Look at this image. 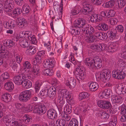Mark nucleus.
<instances>
[{
    "label": "nucleus",
    "instance_id": "obj_1",
    "mask_svg": "<svg viewBox=\"0 0 126 126\" xmlns=\"http://www.w3.org/2000/svg\"><path fill=\"white\" fill-rule=\"evenodd\" d=\"M56 92L55 87L52 86L49 88L46 87L42 89L39 94L40 96H48L49 97L55 96Z\"/></svg>",
    "mask_w": 126,
    "mask_h": 126
},
{
    "label": "nucleus",
    "instance_id": "obj_2",
    "mask_svg": "<svg viewBox=\"0 0 126 126\" xmlns=\"http://www.w3.org/2000/svg\"><path fill=\"white\" fill-rule=\"evenodd\" d=\"M19 36L20 38L28 39L32 44H35L37 42L35 36L32 35V32L29 31L21 32L19 33Z\"/></svg>",
    "mask_w": 126,
    "mask_h": 126
},
{
    "label": "nucleus",
    "instance_id": "obj_3",
    "mask_svg": "<svg viewBox=\"0 0 126 126\" xmlns=\"http://www.w3.org/2000/svg\"><path fill=\"white\" fill-rule=\"evenodd\" d=\"M33 92L32 90H26L22 92L19 94V100L21 102H25L31 98L32 93Z\"/></svg>",
    "mask_w": 126,
    "mask_h": 126
},
{
    "label": "nucleus",
    "instance_id": "obj_4",
    "mask_svg": "<svg viewBox=\"0 0 126 126\" xmlns=\"http://www.w3.org/2000/svg\"><path fill=\"white\" fill-rule=\"evenodd\" d=\"M22 78L23 79L21 81V84L22 87L26 89H28L31 88L32 85V82L28 79H30L31 76L27 73V74H23L22 75Z\"/></svg>",
    "mask_w": 126,
    "mask_h": 126
},
{
    "label": "nucleus",
    "instance_id": "obj_5",
    "mask_svg": "<svg viewBox=\"0 0 126 126\" xmlns=\"http://www.w3.org/2000/svg\"><path fill=\"white\" fill-rule=\"evenodd\" d=\"M110 71L107 69L101 71L99 74L96 75V76L103 82H105L107 79H109L110 78Z\"/></svg>",
    "mask_w": 126,
    "mask_h": 126
},
{
    "label": "nucleus",
    "instance_id": "obj_6",
    "mask_svg": "<svg viewBox=\"0 0 126 126\" xmlns=\"http://www.w3.org/2000/svg\"><path fill=\"white\" fill-rule=\"evenodd\" d=\"M84 68L79 67L76 68L73 73L76 75V77L79 80L83 79L86 74L84 71Z\"/></svg>",
    "mask_w": 126,
    "mask_h": 126
},
{
    "label": "nucleus",
    "instance_id": "obj_7",
    "mask_svg": "<svg viewBox=\"0 0 126 126\" xmlns=\"http://www.w3.org/2000/svg\"><path fill=\"white\" fill-rule=\"evenodd\" d=\"M106 45L103 44H97L92 45L90 48L92 50L95 51H103L106 49Z\"/></svg>",
    "mask_w": 126,
    "mask_h": 126
},
{
    "label": "nucleus",
    "instance_id": "obj_8",
    "mask_svg": "<svg viewBox=\"0 0 126 126\" xmlns=\"http://www.w3.org/2000/svg\"><path fill=\"white\" fill-rule=\"evenodd\" d=\"M96 103L99 107L104 109H108L110 108L111 106L110 102L103 100H98Z\"/></svg>",
    "mask_w": 126,
    "mask_h": 126
},
{
    "label": "nucleus",
    "instance_id": "obj_9",
    "mask_svg": "<svg viewBox=\"0 0 126 126\" xmlns=\"http://www.w3.org/2000/svg\"><path fill=\"white\" fill-rule=\"evenodd\" d=\"M46 111V107L43 104H40L39 106L36 105L34 106L33 112L39 114H44Z\"/></svg>",
    "mask_w": 126,
    "mask_h": 126
},
{
    "label": "nucleus",
    "instance_id": "obj_10",
    "mask_svg": "<svg viewBox=\"0 0 126 126\" xmlns=\"http://www.w3.org/2000/svg\"><path fill=\"white\" fill-rule=\"evenodd\" d=\"M64 98H65L66 99L70 102L73 101V99L71 97L69 91L66 89L62 90L59 95Z\"/></svg>",
    "mask_w": 126,
    "mask_h": 126
},
{
    "label": "nucleus",
    "instance_id": "obj_11",
    "mask_svg": "<svg viewBox=\"0 0 126 126\" xmlns=\"http://www.w3.org/2000/svg\"><path fill=\"white\" fill-rule=\"evenodd\" d=\"M74 27L82 28L88 25L85 20L82 18H79L74 21Z\"/></svg>",
    "mask_w": 126,
    "mask_h": 126
},
{
    "label": "nucleus",
    "instance_id": "obj_12",
    "mask_svg": "<svg viewBox=\"0 0 126 126\" xmlns=\"http://www.w3.org/2000/svg\"><path fill=\"white\" fill-rule=\"evenodd\" d=\"M65 83L66 86L69 88H73L76 86V80L73 77H69L65 81Z\"/></svg>",
    "mask_w": 126,
    "mask_h": 126
},
{
    "label": "nucleus",
    "instance_id": "obj_13",
    "mask_svg": "<svg viewBox=\"0 0 126 126\" xmlns=\"http://www.w3.org/2000/svg\"><path fill=\"white\" fill-rule=\"evenodd\" d=\"M43 64L45 68H52L54 65L55 60L52 58L47 59L44 60Z\"/></svg>",
    "mask_w": 126,
    "mask_h": 126
},
{
    "label": "nucleus",
    "instance_id": "obj_14",
    "mask_svg": "<svg viewBox=\"0 0 126 126\" xmlns=\"http://www.w3.org/2000/svg\"><path fill=\"white\" fill-rule=\"evenodd\" d=\"M82 31L85 34V35L88 34H92L94 32V29L91 26L88 24L85 27L81 29Z\"/></svg>",
    "mask_w": 126,
    "mask_h": 126
},
{
    "label": "nucleus",
    "instance_id": "obj_15",
    "mask_svg": "<svg viewBox=\"0 0 126 126\" xmlns=\"http://www.w3.org/2000/svg\"><path fill=\"white\" fill-rule=\"evenodd\" d=\"M47 114L49 119L52 120L56 119L58 115L56 110L52 109L48 110L47 112Z\"/></svg>",
    "mask_w": 126,
    "mask_h": 126
},
{
    "label": "nucleus",
    "instance_id": "obj_16",
    "mask_svg": "<svg viewBox=\"0 0 126 126\" xmlns=\"http://www.w3.org/2000/svg\"><path fill=\"white\" fill-rule=\"evenodd\" d=\"M116 92L118 94H122L126 95V85H121L118 86L116 89Z\"/></svg>",
    "mask_w": 126,
    "mask_h": 126
},
{
    "label": "nucleus",
    "instance_id": "obj_17",
    "mask_svg": "<svg viewBox=\"0 0 126 126\" xmlns=\"http://www.w3.org/2000/svg\"><path fill=\"white\" fill-rule=\"evenodd\" d=\"M94 68H96L97 69H100L102 66V61L101 59L98 57H95L94 58Z\"/></svg>",
    "mask_w": 126,
    "mask_h": 126
},
{
    "label": "nucleus",
    "instance_id": "obj_18",
    "mask_svg": "<svg viewBox=\"0 0 126 126\" xmlns=\"http://www.w3.org/2000/svg\"><path fill=\"white\" fill-rule=\"evenodd\" d=\"M119 46L118 43L117 42L113 43L110 45L106 48V49L109 52H113L115 51Z\"/></svg>",
    "mask_w": 126,
    "mask_h": 126
},
{
    "label": "nucleus",
    "instance_id": "obj_19",
    "mask_svg": "<svg viewBox=\"0 0 126 126\" xmlns=\"http://www.w3.org/2000/svg\"><path fill=\"white\" fill-rule=\"evenodd\" d=\"M27 72H22L21 75L15 76L14 78V83L17 85H19L21 84V81L23 79L22 78V75L23 74H27Z\"/></svg>",
    "mask_w": 126,
    "mask_h": 126
},
{
    "label": "nucleus",
    "instance_id": "obj_20",
    "mask_svg": "<svg viewBox=\"0 0 126 126\" xmlns=\"http://www.w3.org/2000/svg\"><path fill=\"white\" fill-rule=\"evenodd\" d=\"M112 76L116 79H121L124 78V76H122L121 71L118 69H115L112 71Z\"/></svg>",
    "mask_w": 126,
    "mask_h": 126
},
{
    "label": "nucleus",
    "instance_id": "obj_21",
    "mask_svg": "<svg viewBox=\"0 0 126 126\" xmlns=\"http://www.w3.org/2000/svg\"><path fill=\"white\" fill-rule=\"evenodd\" d=\"M84 62L90 69L92 70L94 68V59H93L91 58H87L84 60Z\"/></svg>",
    "mask_w": 126,
    "mask_h": 126
},
{
    "label": "nucleus",
    "instance_id": "obj_22",
    "mask_svg": "<svg viewBox=\"0 0 126 126\" xmlns=\"http://www.w3.org/2000/svg\"><path fill=\"white\" fill-rule=\"evenodd\" d=\"M35 65L33 67V68H32L31 69H30L28 70V75L33 74L35 75H38L39 73V67L38 65Z\"/></svg>",
    "mask_w": 126,
    "mask_h": 126
},
{
    "label": "nucleus",
    "instance_id": "obj_23",
    "mask_svg": "<svg viewBox=\"0 0 126 126\" xmlns=\"http://www.w3.org/2000/svg\"><path fill=\"white\" fill-rule=\"evenodd\" d=\"M96 115L97 116L102 119H107L109 116L108 114L103 110L97 111Z\"/></svg>",
    "mask_w": 126,
    "mask_h": 126
},
{
    "label": "nucleus",
    "instance_id": "obj_24",
    "mask_svg": "<svg viewBox=\"0 0 126 126\" xmlns=\"http://www.w3.org/2000/svg\"><path fill=\"white\" fill-rule=\"evenodd\" d=\"M111 100L113 103L121 104L122 102L123 99L121 96L113 95L111 98Z\"/></svg>",
    "mask_w": 126,
    "mask_h": 126
},
{
    "label": "nucleus",
    "instance_id": "obj_25",
    "mask_svg": "<svg viewBox=\"0 0 126 126\" xmlns=\"http://www.w3.org/2000/svg\"><path fill=\"white\" fill-rule=\"evenodd\" d=\"M90 21L92 22L100 21L102 20V18L99 15L94 14L90 17Z\"/></svg>",
    "mask_w": 126,
    "mask_h": 126
},
{
    "label": "nucleus",
    "instance_id": "obj_26",
    "mask_svg": "<svg viewBox=\"0 0 126 126\" xmlns=\"http://www.w3.org/2000/svg\"><path fill=\"white\" fill-rule=\"evenodd\" d=\"M94 36L97 38L102 40L106 39L107 38V34L103 32H96L95 33Z\"/></svg>",
    "mask_w": 126,
    "mask_h": 126
},
{
    "label": "nucleus",
    "instance_id": "obj_27",
    "mask_svg": "<svg viewBox=\"0 0 126 126\" xmlns=\"http://www.w3.org/2000/svg\"><path fill=\"white\" fill-rule=\"evenodd\" d=\"M8 51L5 49L4 47L1 45H0V56L4 57L7 56L9 54Z\"/></svg>",
    "mask_w": 126,
    "mask_h": 126
},
{
    "label": "nucleus",
    "instance_id": "obj_28",
    "mask_svg": "<svg viewBox=\"0 0 126 126\" xmlns=\"http://www.w3.org/2000/svg\"><path fill=\"white\" fill-rule=\"evenodd\" d=\"M24 68L22 71V72H27L28 74V71L31 69V65L30 63L28 61H26L23 64Z\"/></svg>",
    "mask_w": 126,
    "mask_h": 126
},
{
    "label": "nucleus",
    "instance_id": "obj_29",
    "mask_svg": "<svg viewBox=\"0 0 126 126\" xmlns=\"http://www.w3.org/2000/svg\"><path fill=\"white\" fill-rule=\"evenodd\" d=\"M57 102L58 105L59 106L60 109H62V107L65 103L64 99L61 96L58 95L57 100Z\"/></svg>",
    "mask_w": 126,
    "mask_h": 126
},
{
    "label": "nucleus",
    "instance_id": "obj_30",
    "mask_svg": "<svg viewBox=\"0 0 126 126\" xmlns=\"http://www.w3.org/2000/svg\"><path fill=\"white\" fill-rule=\"evenodd\" d=\"M36 51V48L33 46H31L27 48L26 52L28 54L32 55L35 54Z\"/></svg>",
    "mask_w": 126,
    "mask_h": 126
},
{
    "label": "nucleus",
    "instance_id": "obj_31",
    "mask_svg": "<svg viewBox=\"0 0 126 126\" xmlns=\"http://www.w3.org/2000/svg\"><path fill=\"white\" fill-rule=\"evenodd\" d=\"M89 87L91 91L94 92L98 89L99 88V85L96 82H92L90 84Z\"/></svg>",
    "mask_w": 126,
    "mask_h": 126
},
{
    "label": "nucleus",
    "instance_id": "obj_32",
    "mask_svg": "<svg viewBox=\"0 0 126 126\" xmlns=\"http://www.w3.org/2000/svg\"><path fill=\"white\" fill-rule=\"evenodd\" d=\"M4 87L6 90L11 91L13 90L14 88V85L11 81H8L5 84Z\"/></svg>",
    "mask_w": 126,
    "mask_h": 126
},
{
    "label": "nucleus",
    "instance_id": "obj_33",
    "mask_svg": "<svg viewBox=\"0 0 126 126\" xmlns=\"http://www.w3.org/2000/svg\"><path fill=\"white\" fill-rule=\"evenodd\" d=\"M75 27L76 29L73 28H71L70 30V32L72 35H78L80 33L81 28L76 27Z\"/></svg>",
    "mask_w": 126,
    "mask_h": 126
},
{
    "label": "nucleus",
    "instance_id": "obj_34",
    "mask_svg": "<svg viewBox=\"0 0 126 126\" xmlns=\"http://www.w3.org/2000/svg\"><path fill=\"white\" fill-rule=\"evenodd\" d=\"M85 35L86 36L85 38V40L87 42H94V41H95L96 40L95 38L96 36L93 35L92 34H88Z\"/></svg>",
    "mask_w": 126,
    "mask_h": 126
},
{
    "label": "nucleus",
    "instance_id": "obj_35",
    "mask_svg": "<svg viewBox=\"0 0 126 126\" xmlns=\"http://www.w3.org/2000/svg\"><path fill=\"white\" fill-rule=\"evenodd\" d=\"M4 11L6 12L9 13L11 11V9L13 7V4H11L6 3H3Z\"/></svg>",
    "mask_w": 126,
    "mask_h": 126
},
{
    "label": "nucleus",
    "instance_id": "obj_36",
    "mask_svg": "<svg viewBox=\"0 0 126 126\" xmlns=\"http://www.w3.org/2000/svg\"><path fill=\"white\" fill-rule=\"evenodd\" d=\"M126 4L125 0H117L116 2L117 8H121L124 7Z\"/></svg>",
    "mask_w": 126,
    "mask_h": 126
},
{
    "label": "nucleus",
    "instance_id": "obj_37",
    "mask_svg": "<svg viewBox=\"0 0 126 126\" xmlns=\"http://www.w3.org/2000/svg\"><path fill=\"white\" fill-rule=\"evenodd\" d=\"M80 10L81 7L80 6L77 5L71 10V14L72 16L76 15L80 12Z\"/></svg>",
    "mask_w": 126,
    "mask_h": 126
},
{
    "label": "nucleus",
    "instance_id": "obj_38",
    "mask_svg": "<svg viewBox=\"0 0 126 126\" xmlns=\"http://www.w3.org/2000/svg\"><path fill=\"white\" fill-rule=\"evenodd\" d=\"M1 99L4 102H8L11 100V96L8 93H6L2 95Z\"/></svg>",
    "mask_w": 126,
    "mask_h": 126
},
{
    "label": "nucleus",
    "instance_id": "obj_39",
    "mask_svg": "<svg viewBox=\"0 0 126 126\" xmlns=\"http://www.w3.org/2000/svg\"><path fill=\"white\" fill-rule=\"evenodd\" d=\"M13 116L11 115H7L4 116L3 117V121L6 125L12 119H14Z\"/></svg>",
    "mask_w": 126,
    "mask_h": 126
},
{
    "label": "nucleus",
    "instance_id": "obj_40",
    "mask_svg": "<svg viewBox=\"0 0 126 126\" xmlns=\"http://www.w3.org/2000/svg\"><path fill=\"white\" fill-rule=\"evenodd\" d=\"M21 38L22 39L20 40V45L23 48L26 47L29 45L27 40L26 39L27 38Z\"/></svg>",
    "mask_w": 126,
    "mask_h": 126
},
{
    "label": "nucleus",
    "instance_id": "obj_41",
    "mask_svg": "<svg viewBox=\"0 0 126 126\" xmlns=\"http://www.w3.org/2000/svg\"><path fill=\"white\" fill-rule=\"evenodd\" d=\"M42 73L43 75L46 76H51L53 74L52 70L50 69H46L43 70L42 71Z\"/></svg>",
    "mask_w": 126,
    "mask_h": 126
},
{
    "label": "nucleus",
    "instance_id": "obj_42",
    "mask_svg": "<svg viewBox=\"0 0 126 126\" xmlns=\"http://www.w3.org/2000/svg\"><path fill=\"white\" fill-rule=\"evenodd\" d=\"M22 9L23 14H24L28 13L30 10L29 6L27 3L24 4L22 7Z\"/></svg>",
    "mask_w": 126,
    "mask_h": 126
},
{
    "label": "nucleus",
    "instance_id": "obj_43",
    "mask_svg": "<svg viewBox=\"0 0 126 126\" xmlns=\"http://www.w3.org/2000/svg\"><path fill=\"white\" fill-rule=\"evenodd\" d=\"M114 1L111 0L104 3L102 6L105 8H108L112 7L114 5Z\"/></svg>",
    "mask_w": 126,
    "mask_h": 126
},
{
    "label": "nucleus",
    "instance_id": "obj_44",
    "mask_svg": "<svg viewBox=\"0 0 126 126\" xmlns=\"http://www.w3.org/2000/svg\"><path fill=\"white\" fill-rule=\"evenodd\" d=\"M97 28L99 30H101L103 31H106L108 29V26L106 24L103 23L98 26Z\"/></svg>",
    "mask_w": 126,
    "mask_h": 126
},
{
    "label": "nucleus",
    "instance_id": "obj_45",
    "mask_svg": "<svg viewBox=\"0 0 126 126\" xmlns=\"http://www.w3.org/2000/svg\"><path fill=\"white\" fill-rule=\"evenodd\" d=\"M9 75L7 72H5L2 74L0 76V81H3L5 80L9 79Z\"/></svg>",
    "mask_w": 126,
    "mask_h": 126
},
{
    "label": "nucleus",
    "instance_id": "obj_46",
    "mask_svg": "<svg viewBox=\"0 0 126 126\" xmlns=\"http://www.w3.org/2000/svg\"><path fill=\"white\" fill-rule=\"evenodd\" d=\"M23 120L24 122L26 124H29L32 121V117L26 114H25L23 116Z\"/></svg>",
    "mask_w": 126,
    "mask_h": 126
},
{
    "label": "nucleus",
    "instance_id": "obj_47",
    "mask_svg": "<svg viewBox=\"0 0 126 126\" xmlns=\"http://www.w3.org/2000/svg\"><path fill=\"white\" fill-rule=\"evenodd\" d=\"M103 91L105 98H108V97L110 96L112 94V90L110 89H105Z\"/></svg>",
    "mask_w": 126,
    "mask_h": 126
},
{
    "label": "nucleus",
    "instance_id": "obj_48",
    "mask_svg": "<svg viewBox=\"0 0 126 126\" xmlns=\"http://www.w3.org/2000/svg\"><path fill=\"white\" fill-rule=\"evenodd\" d=\"M89 94L86 92H82L79 95V99L80 100L83 99L87 98L89 96Z\"/></svg>",
    "mask_w": 126,
    "mask_h": 126
},
{
    "label": "nucleus",
    "instance_id": "obj_49",
    "mask_svg": "<svg viewBox=\"0 0 126 126\" xmlns=\"http://www.w3.org/2000/svg\"><path fill=\"white\" fill-rule=\"evenodd\" d=\"M117 123V118L116 116H114L111 119L109 125L110 126H115Z\"/></svg>",
    "mask_w": 126,
    "mask_h": 126
},
{
    "label": "nucleus",
    "instance_id": "obj_50",
    "mask_svg": "<svg viewBox=\"0 0 126 126\" xmlns=\"http://www.w3.org/2000/svg\"><path fill=\"white\" fill-rule=\"evenodd\" d=\"M71 105L67 104L64 108V111L66 113L69 114L71 112Z\"/></svg>",
    "mask_w": 126,
    "mask_h": 126
},
{
    "label": "nucleus",
    "instance_id": "obj_51",
    "mask_svg": "<svg viewBox=\"0 0 126 126\" xmlns=\"http://www.w3.org/2000/svg\"><path fill=\"white\" fill-rule=\"evenodd\" d=\"M116 35V34L115 32L112 31L108 32L107 34V37L108 36L111 40H112L114 39Z\"/></svg>",
    "mask_w": 126,
    "mask_h": 126
},
{
    "label": "nucleus",
    "instance_id": "obj_52",
    "mask_svg": "<svg viewBox=\"0 0 126 126\" xmlns=\"http://www.w3.org/2000/svg\"><path fill=\"white\" fill-rule=\"evenodd\" d=\"M56 124L57 126H64L65 124V122L63 119H58L56 121Z\"/></svg>",
    "mask_w": 126,
    "mask_h": 126
},
{
    "label": "nucleus",
    "instance_id": "obj_53",
    "mask_svg": "<svg viewBox=\"0 0 126 126\" xmlns=\"http://www.w3.org/2000/svg\"><path fill=\"white\" fill-rule=\"evenodd\" d=\"M41 58L37 55H36L35 56V60L33 62V64L36 65L40 63H41Z\"/></svg>",
    "mask_w": 126,
    "mask_h": 126
},
{
    "label": "nucleus",
    "instance_id": "obj_54",
    "mask_svg": "<svg viewBox=\"0 0 126 126\" xmlns=\"http://www.w3.org/2000/svg\"><path fill=\"white\" fill-rule=\"evenodd\" d=\"M79 123L76 119H72L70 121L69 126H78Z\"/></svg>",
    "mask_w": 126,
    "mask_h": 126
},
{
    "label": "nucleus",
    "instance_id": "obj_55",
    "mask_svg": "<svg viewBox=\"0 0 126 126\" xmlns=\"http://www.w3.org/2000/svg\"><path fill=\"white\" fill-rule=\"evenodd\" d=\"M118 64L120 67H126V62L122 59H119L118 62Z\"/></svg>",
    "mask_w": 126,
    "mask_h": 126
},
{
    "label": "nucleus",
    "instance_id": "obj_56",
    "mask_svg": "<svg viewBox=\"0 0 126 126\" xmlns=\"http://www.w3.org/2000/svg\"><path fill=\"white\" fill-rule=\"evenodd\" d=\"M22 12V10L19 8H16L13 11L12 14L15 16H16L21 14Z\"/></svg>",
    "mask_w": 126,
    "mask_h": 126
},
{
    "label": "nucleus",
    "instance_id": "obj_57",
    "mask_svg": "<svg viewBox=\"0 0 126 126\" xmlns=\"http://www.w3.org/2000/svg\"><path fill=\"white\" fill-rule=\"evenodd\" d=\"M108 15H107V18H109L110 17H113L115 15V11L112 10H110L107 11Z\"/></svg>",
    "mask_w": 126,
    "mask_h": 126
},
{
    "label": "nucleus",
    "instance_id": "obj_58",
    "mask_svg": "<svg viewBox=\"0 0 126 126\" xmlns=\"http://www.w3.org/2000/svg\"><path fill=\"white\" fill-rule=\"evenodd\" d=\"M44 46L47 49V50L49 52L51 50V47L50 41H49L48 42H45Z\"/></svg>",
    "mask_w": 126,
    "mask_h": 126
},
{
    "label": "nucleus",
    "instance_id": "obj_59",
    "mask_svg": "<svg viewBox=\"0 0 126 126\" xmlns=\"http://www.w3.org/2000/svg\"><path fill=\"white\" fill-rule=\"evenodd\" d=\"M83 8L89 10V11L91 12L93 10V8L88 3H85L84 5Z\"/></svg>",
    "mask_w": 126,
    "mask_h": 126
},
{
    "label": "nucleus",
    "instance_id": "obj_60",
    "mask_svg": "<svg viewBox=\"0 0 126 126\" xmlns=\"http://www.w3.org/2000/svg\"><path fill=\"white\" fill-rule=\"evenodd\" d=\"M25 20V19L23 18L18 20V26L19 27L22 28L24 26Z\"/></svg>",
    "mask_w": 126,
    "mask_h": 126
},
{
    "label": "nucleus",
    "instance_id": "obj_61",
    "mask_svg": "<svg viewBox=\"0 0 126 126\" xmlns=\"http://www.w3.org/2000/svg\"><path fill=\"white\" fill-rule=\"evenodd\" d=\"M110 23L111 25L116 24L118 22L117 19L115 18H112L109 19Z\"/></svg>",
    "mask_w": 126,
    "mask_h": 126
},
{
    "label": "nucleus",
    "instance_id": "obj_62",
    "mask_svg": "<svg viewBox=\"0 0 126 126\" xmlns=\"http://www.w3.org/2000/svg\"><path fill=\"white\" fill-rule=\"evenodd\" d=\"M121 114H125L126 113V106L125 105H122L121 106Z\"/></svg>",
    "mask_w": 126,
    "mask_h": 126
},
{
    "label": "nucleus",
    "instance_id": "obj_63",
    "mask_svg": "<svg viewBox=\"0 0 126 126\" xmlns=\"http://www.w3.org/2000/svg\"><path fill=\"white\" fill-rule=\"evenodd\" d=\"M9 22L10 29H13L16 26L15 21L13 20H9Z\"/></svg>",
    "mask_w": 126,
    "mask_h": 126
},
{
    "label": "nucleus",
    "instance_id": "obj_64",
    "mask_svg": "<svg viewBox=\"0 0 126 126\" xmlns=\"http://www.w3.org/2000/svg\"><path fill=\"white\" fill-rule=\"evenodd\" d=\"M115 29L121 32H122L124 30V27L122 25L117 26L116 27Z\"/></svg>",
    "mask_w": 126,
    "mask_h": 126
}]
</instances>
